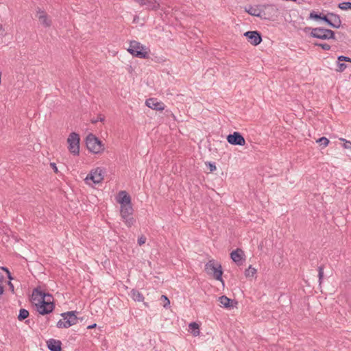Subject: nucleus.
Instances as JSON below:
<instances>
[{"label":"nucleus","instance_id":"nucleus-1","mask_svg":"<svg viewBox=\"0 0 351 351\" xmlns=\"http://www.w3.org/2000/svg\"><path fill=\"white\" fill-rule=\"evenodd\" d=\"M53 297L36 289L32 295V302L36 306L37 311L42 315L51 313L54 308Z\"/></svg>","mask_w":351,"mask_h":351},{"label":"nucleus","instance_id":"nucleus-2","mask_svg":"<svg viewBox=\"0 0 351 351\" xmlns=\"http://www.w3.org/2000/svg\"><path fill=\"white\" fill-rule=\"evenodd\" d=\"M88 151L95 155H101L106 150L105 143L95 134L90 133L85 138Z\"/></svg>","mask_w":351,"mask_h":351},{"label":"nucleus","instance_id":"nucleus-3","mask_svg":"<svg viewBox=\"0 0 351 351\" xmlns=\"http://www.w3.org/2000/svg\"><path fill=\"white\" fill-rule=\"evenodd\" d=\"M205 271L208 275L214 279L220 281L224 285V281L222 278L223 270L221 265L215 260H210L205 265Z\"/></svg>","mask_w":351,"mask_h":351},{"label":"nucleus","instance_id":"nucleus-4","mask_svg":"<svg viewBox=\"0 0 351 351\" xmlns=\"http://www.w3.org/2000/svg\"><path fill=\"white\" fill-rule=\"evenodd\" d=\"M128 51L132 56L140 58H147L149 54V49L136 40L130 43Z\"/></svg>","mask_w":351,"mask_h":351},{"label":"nucleus","instance_id":"nucleus-5","mask_svg":"<svg viewBox=\"0 0 351 351\" xmlns=\"http://www.w3.org/2000/svg\"><path fill=\"white\" fill-rule=\"evenodd\" d=\"M104 178V171L101 167L92 169L84 179L85 183L93 186V184H101Z\"/></svg>","mask_w":351,"mask_h":351},{"label":"nucleus","instance_id":"nucleus-6","mask_svg":"<svg viewBox=\"0 0 351 351\" xmlns=\"http://www.w3.org/2000/svg\"><path fill=\"white\" fill-rule=\"evenodd\" d=\"M68 150L73 156H78L80 154V135L76 132H71L67 139Z\"/></svg>","mask_w":351,"mask_h":351},{"label":"nucleus","instance_id":"nucleus-7","mask_svg":"<svg viewBox=\"0 0 351 351\" xmlns=\"http://www.w3.org/2000/svg\"><path fill=\"white\" fill-rule=\"evenodd\" d=\"M77 322V317L73 311L62 314V318L58 322L57 327L59 328H69Z\"/></svg>","mask_w":351,"mask_h":351},{"label":"nucleus","instance_id":"nucleus-8","mask_svg":"<svg viewBox=\"0 0 351 351\" xmlns=\"http://www.w3.org/2000/svg\"><path fill=\"white\" fill-rule=\"evenodd\" d=\"M133 208L132 205L120 207V215L123 222L128 227H131L135 222L133 215Z\"/></svg>","mask_w":351,"mask_h":351},{"label":"nucleus","instance_id":"nucleus-9","mask_svg":"<svg viewBox=\"0 0 351 351\" xmlns=\"http://www.w3.org/2000/svg\"><path fill=\"white\" fill-rule=\"evenodd\" d=\"M36 17L38 21L39 25L45 28H49L51 27L53 21L51 17L47 12L40 8H38L36 12Z\"/></svg>","mask_w":351,"mask_h":351},{"label":"nucleus","instance_id":"nucleus-10","mask_svg":"<svg viewBox=\"0 0 351 351\" xmlns=\"http://www.w3.org/2000/svg\"><path fill=\"white\" fill-rule=\"evenodd\" d=\"M311 36L314 38L326 40L335 38V33L330 29L322 27L313 28L311 32Z\"/></svg>","mask_w":351,"mask_h":351},{"label":"nucleus","instance_id":"nucleus-11","mask_svg":"<svg viewBox=\"0 0 351 351\" xmlns=\"http://www.w3.org/2000/svg\"><path fill=\"white\" fill-rule=\"evenodd\" d=\"M145 104L148 108L158 112H162L165 108V104L158 99L154 97L146 99Z\"/></svg>","mask_w":351,"mask_h":351},{"label":"nucleus","instance_id":"nucleus-12","mask_svg":"<svg viewBox=\"0 0 351 351\" xmlns=\"http://www.w3.org/2000/svg\"><path fill=\"white\" fill-rule=\"evenodd\" d=\"M227 141L233 145L244 146L245 145L244 137L238 132H234L232 134L228 135Z\"/></svg>","mask_w":351,"mask_h":351},{"label":"nucleus","instance_id":"nucleus-13","mask_svg":"<svg viewBox=\"0 0 351 351\" xmlns=\"http://www.w3.org/2000/svg\"><path fill=\"white\" fill-rule=\"evenodd\" d=\"M245 11L249 14L260 18H267V14L263 11V5L249 6L245 8Z\"/></svg>","mask_w":351,"mask_h":351},{"label":"nucleus","instance_id":"nucleus-14","mask_svg":"<svg viewBox=\"0 0 351 351\" xmlns=\"http://www.w3.org/2000/svg\"><path fill=\"white\" fill-rule=\"evenodd\" d=\"M116 201L120 204V207L132 205L131 197L125 191H121L118 193Z\"/></svg>","mask_w":351,"mask_h":351},{"label":"nucleus","instance_id":"nucleus-15","mask_svg":"<svg viewBox=\"0 0 351 351\" xmlns=\"http://www.w3.org/2000/svg\"><path fill=\"white\" fill-rule=\"evenodd\" d=\"M244 36L247 38L248 42L254 46L258 45L262 41L260 34L256 31L247 32L244 34Z\"/></svg>","mask_w":351,"mask_h":351},{"label":"nucleus","instance_id":"nucleus-16","mask_svg":"<svg viewBox=\"0 0 351 351\" xmlns=\"http://www.w3.org/2000/svg\"><path fill=\"white\" fill-rule=\"evenodd\" d=\"M136 2L139 3L141 5H147L148 6L149 10H157L160 8V3L156 1H149V0H134Z\"/></svg>","mask_w":351,"mask_h":351},{"label":"nucleus","instance_id":"nucleus-17","mask_svg":"<svg viewBox=\"0 0 351 351\" xmlns=\"http://www.w3.org/2000/svg\"><path fill=\"white\" fill-rule=\"evenodd\" d=\"M263 11L267 14V18L263 19H270L278 12V9L273 5H263Z\"/></svg>","mask_w":351,"mask_h":351},{"label":"nucleus","instance_id":"nucleus-18","mask_svg":"<svg viewBox=\"0 0 351 351\" xmlns=\"http://www.w3.org/2000/svg\"><path fill=\"white\" fill-rule=\"evenodd\" d=\"M245 256L244 252L241 249H237L230 253L232 260L235 263L241 262Z\"/></svg>","mask_w":351,"mask_h":351},{"label":"nucleus","instance_id":"nucleus-19","mask_svg":"<svg viewBox=\"0 0 351 351\" xmlns=\"http://www.w3.org/2000/svg\"><path fill=\"white\" fill-rule=\"evenodd\" d=\"M61 341L54 339H50L47 341L48 348L51 351H61Z\"/></svg>","mask_w":351,"mask_h":351},{"label":"nucleus","instance_id":"nucleus-20","mask_svg":"<svg viewBox=\"0 0 351 351\" xmlns=\"http://www.w3.org/2000/svg\"><path fill=\"white\" fill-rule=\"evenodd\" d=\"M218 301L219 302L220 306L223 308H231L233 306V300L225 295H222L219 298Z\"/></svg>","mask_w":351,"mask_h":351},{"label":"nucleus","instance_id":"nucleus-21","mask_svg":"<svg viewBox=\"0 0 351 351\" xmlns=\"http://www.w3.org/2000/svg\"><path fill=\"white\" fill-rule=\"evenodd\" d=\"M330 21H328V24L334 28H339L341 26V19L339 16L331 14Z\"/></svg>","mask_w":351,"mask_h":351},{"label":"nucleus","instance_id":"nucleus-22","mask_svg":"<svg viewBox=\"0 0 351 351\" xmlns=\"http://www.w3.org/2000/svg\"><path fill=\"white\" fill-rule=\"evenodd\" d=\"M257 269L254 267H252V265H250L245 270V276L247 278H255L256 276Z\"/></svg>","mask_w":351,"mask_h":351},{"label":"nucleus","instance_id":"nucleus-23","mask_svg":"<svg viewBox=\"0 0 351 351\" xmlns=\"http://www.w3.org/2000/svg\"><path fill=\"white\" fill-rule=\"evenodd\" d=\"M193 335L197 337L199 335V325L196 322H191L189 325Z\"/></svg>","mask_w":351,"mask_h":351},{"label":"nucleus","instance_id":"nucleus-24","mask_svg":"<svg viewBox=\"0 0 351 351\" xmlns=\"http://www.w3.org/2000/svg\"><path fill=\"white\" fill-rule=\"evenodd\" d=\"M132 298L136 302H143L144 300V297L141 293L136 290H132L131 291Z\"/></svg>","mask_w":351,"mask_h":351},{"label":"nucleus","instance_id":"nucleus-25","mask_svg":"<svg viewBox=\"0 0 351 351\" xmlns=\"http://www.w3.org/2000/svg\"><path fill=\"white\" fill-rule=\"evenodd\" d=\"M29 316V312L26 309H21L18 316L19 320H23Z\"/></svg>","mask_w":351,"mask_h":351},{"label":"nucleus","instance_id":"nucleus-26","mask_svg":"<svg viewBox=\"0 0 351 351\" xmlns=\"http://www.w3.org/2000/svg\"><path fill=\"white\" fill-rule=\"evenodd\" d=\"M316 142L320 143V145H322L323 147H326L330 143L329 140L326 137L319 138Z\"/></svg>","mask_w":351,"mask_h":351},{"label":"nucleus","instance_id":"nucleus-27","mask_svg":"<svg viewBox=\"0 0 351 351\" xmlns=\"http://www.w3.org/2000/svg\"><path fill=\"white\" fill-rule=\"evenodd\" d=\"M338 7L343 10H351V2H343L339 4Z\"/></svg>","mask_w":351,"mask_h":351},{"label":"nucleus","instance_id":"nucleus-28","mask_svg":"<svg viewBox=\"0 0 351 351\" xmlns=\"http://www.w3.org/2000/svg\"><path fill=\"white\" fill-rule=\"evenodd\" d=\"M346 67H347V66L346 64L341 63V62L338 61L337 68L336 71L337 72H343L346 69Z\"/></svg>","mask_w":351,"mask_h":351},{"label":"nucleus","instance_id":"nucleus-29","mask_svg":"<svg viewBox=\"0 0 351 351\" xmlns=\"http://www.w3.org/2000/svg\"><path fill=\"white\" fill-rule=\"evenodd\" d=\"M339 140L344 142V144L343 146L345 149H350L351 148V142L350 141H347L346 139H345L343 138H340Z\"/></svg>","mask_w":351,"mask_h":351},{"label":"nucleus","instance_id":"nucleus-30","mask_svg":"<svg viewBox=\"0 0 351 351\" xmlns=\"http://www.w3.org/2000/svg\"><path fill=\"white\" fill-rule=\"evenodd\" d=\"M146 241H147V238L144 235H141L138 237L137 241H138V244L140 246H141L145 243Z\"/></svg>","mask_w":351,"mask_h":351},{"label":"nucleus","instance_id":"nucleus-31","mask_svg":"<svg viewBox=\"0 0 351 351\" xmlns=\"http://www.w3.org/2000/svg\"><path fill=\"white\" fill-rule=\"evenodd\" d=\"M338 61H339V62L346 61V62H351V58H350L348 57L343 56H341L338 57Z\"/></svg>","mask_w":351,"mask_h":351},{"label":"nucleus","instance_id":"nucleus-32","mask_svg":"<svg viewBox=\"0 0 351 351\" xmlns=\"http://www.w3.org/2000/svg\"><path fill=\"white\" fill-rule=\"evenodd\" d=\"M318 276H319V284H321L322 282L323 277H324V270L322 267L319 268V275Z\"/></svg>","mask_w":351,"mask_h":351},{"label":"nucleus","instance_id":"nucleus-33","mask_svg":"<svg viewBox=\"0 0 351 351\" xmlns=\"http://www.w3.org/2000/svg\"><path fill=\"white\" fill-rule=\"evenodd\" d=\"M309 17H310V19H321V16L318 15L317 14L315 13L314 12H311Z\"/></svg>","mask_w":351,"mask_h":351},{"label":"nucleus","instance_id":"nucleus-34","mask_svg":"<svg viewBox=\"0 0 351 351\" xmlns=\"http://www.w3.org/2000/svg\"><path fill=\"white\" fill-rule=\"evenodd\" d=\"M206 165L208 166L209 170L210 172H213L216 170V166L214 163L208 162Z\"/></svg>","mask_w":351,"mask_h":351},{"label":"nucleus","instance_id":"nucleus-35","mask_svg":"<svg viewBox=\"0 0 351 351\" xmlns=\"http://www.w3.org/2000/svg\"><path fill=\"white\" fill-rule=\"evenodd\" d=\"M319 46H320L324 50H329L330 49V46L328 44H320Z\"/></svg>","mask_w":351,"mask_h":351},{"label":"nucleus","instance_id":"nucleus-36","mask_svg":"<svg viewBox=\"0 0 351 351\" xmlns=\"http://www.w3.org/2000/svg\"><path fill=\"white\" fill-rule=\"evenodd\" d=\"M162 299H164V300H166V303L164 304V306L166 307L167 306L169 305L170 304V301L167 298V296L165 295H162L161 297Z\"/></svg>","mask_w":351,"mask_h":351},{"label":"nucleus","instance_id":"nucleus-37","mask_svg":"<svg viewBox=\"0 0 351 351\" xmlns=\"http://www.w3.org/2000/svg\"><path fill=\"white\" fill-rule=\"evenodd\" d=\"M50 166L51 167V168L53 169V170L54 171L55 173L58 172V167L55 163H53V162L51 163Z\"/></svg>","mask_w":351,"mask_h":351},{"label":"nucleus","instance_id":"nucleus-38","mask_svg":"<svg viewBox=\"0 0 351 351\" xmlns=\"http://www.w3.org/2000/svg\"><path fill=\"white\" fill-rule=\"evenodd\" d=\"M2 269L4 270L8 274V278L10 279V280H11L12 279V278L11 276V274H10L9 270L5 267H2Z\"/></svg>","mask_w":351,"mask_h":351},{"label":"nucleus","instance_id":"nucleus-39","mask_svg":"<svg viewBox=\"0 0 351 351\" xmlns=\"http://www.w3.org/2000/svg\"><path fill=\"white\" fill-rule=\"evenodd\" d=\"M2 269L4 270L8 274V278L10 279V280H11L12 279V278L11 276V274H10L9 270L5 267H2Z\"/></svg>","mask_w":351,"mask_h":351},{"label":"nucleus","instance_id":"nucleus-40","mask_svg":"<svg viewBox=\"0 0 351 351\" xmlns=\"http://www.w3.org/2000/svg\"><path fill=\"white\" fill-rule=\"evenodd\" d=\"M321 19L324 20L327 23H328V21H330V20L328 19L326 16H321Z\"/></svg>","mask_w":351,"mask_h":351},{"label":"nucleus","instance_id":"nucleus-41","mask_svg":"<svg viewBox=\"0 0 351 351\" xmlns=\"http://www.w3.org/2000/svg\"><path fill=\"white\" fill-rule=\"evenodd\" d=\"M8 285H9L12 292H14V285H12V283L10 281L8 282Z\"/></svg>","mask_w":351,"mask_h":351},{"label":"nucleus","instance_id":"nucleus-42","mask_svg":"<svg viewBox=\"0 0 351 351\" xmlns=\"http://www.w3.org/2000/svg\"><path fill=\"white\" fill-rule=\"evenodd\" d=\"M96 326H97L96 324H93L92 325L88 326L87 328L88 329H93V328H95L96 327Z\"/></svg>","mask_w":351,"mask_h":351},{"label":"nucleus","instance_id":"nucleus-43","mask_svg":"<svg viewBox=\"0 0 351 351\" xmlns=\"http://www.w3.org/2000/svg\"><path fill=\"white\" fill-rule=\"evenodd\" d=\"M4 291L3 287L0 285V295H2Z\"/></svg>","mask_w":351,"mask_h":351}]
</instances>
